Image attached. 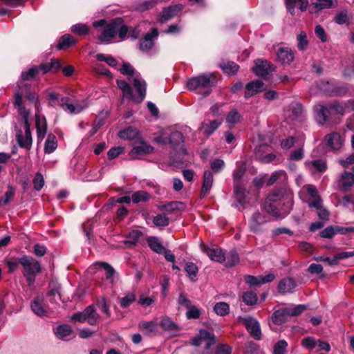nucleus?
Wrapping results in <instances>:
<instances>
[{
	"mask_svg": "<svg viewBox=\"0 0 354 354\" xmlns=\"http://www.w3.org/2000/svg\"><path fill=\"white\" fill-rule=\"evenodd\" d=\"M182 8L183 6L181 5H172L165 8L162 11L159 22L165 24L167 21L174 18L182 10Z\"/></svg>",
	"mask_w": 354,
	"mask_h": 354,
	"instance_id": "2eb2a0df",
	"label": "nucleus"
},
{
	"mask_svg": "<svg viewBox=\"0 0 354 354\" xmlns=\"http://www.w3.org/2000/svg\"><path fill=\"white\" fill-rule=\"evenodd\" d=\"M71 31L78 35H84L88 33L89 29L86 24H77L71 27Z\"/></svg>",
	"mask_w": 354,
	"mask_h": 354,
	"instance_id": "052dcab7",
	"label": "nucleus"
},
{
	"mask_svg": "<svg viewBox=\"0 0 354 354\" xmlns=\"http://www.w3.org/2000/svg\"><path fill=\"white\" fill-rule=\"evenodd\" d=\"M117 85L122 90L124 97H128L131 99L132 88L126 81L117 80Z\"/></svg>",
	"mask_w": 354,
	"mask_h": 354,
	"instance_id": "864d4df0",
	"label": "nucleus"
},
{
	"mask_svg": "<svg viewBox=\"0 0 354 354\" xmlns=\"http://www.w3.org/2000/svg\"><path fill=\"white\" fill-rule=\"evenodd\" d=\"M319 172H324L326 169V163L322 160H315L308 163Z\"/></svg>",
	"mask_w": 354,
	"mask_h": 354,
	"instance_id": "774afa93",
	"label": "nucleus"
},
{
	"mask_svg": "<svg viewBox=\"0 0 354 354\" xmlns=\"http://www.w3.org/2000/svg\"><path fill=\"white\" fill-rule=\"evenodd\" d=\"M157 3V0H144L137 5L136 9L140 12H144L153 8Z\"/></svg>",
	"mask_w": 354,
	"mask_h": 354,
	"instance_id": "5fc2aeb1",
	"label": "nucleus"
},
{
	"mask_svg": "<svg viewBox=\"0 0 354 354\" xmlns=\"http://www.w3.org/2000/svg\"><path fill=\"white\" fill-rule=\"evenodd\" d=\"M138 327L145 334L150 335L157 330L158 324L155 321H142L138 324Z\"/></svg>",
	"mask_w": 354,
	"mask_h": 354,
	"instance_id": "2f4dec72",
	"label": "nucleus"
},
{
	"mask_svg": "<svg viewBox=\"0 0 354 354\" xmlns=\"http://www.w3.org/2000/svg\"><path fill=\"white\" fill-rule=\"evenodd\" d=\"M203 252L211 259V260L222 263L225 259V254L219 248H209L207 245H203L202 248Z\"/></svg>",
	"mask_w": 354,
	"mask_h": 354,
	"instance_id": "4be33fe9",
	"label": "nucleus"
},
{
	"mask_svg": "<svg viewBox=\"0 0 354 354\" xmlns=\"http://www.w3.org/2000/svg\"><path fill=\"white\" fill-rule=\"evenodd\" d=\"M138 131L133 127H128L126 129L119 131L118 136L121 139L133 140L138 137Z\"/></svg>",
	"mask_w": 354,
	"mask_h": 354,
	"instance_id": "72a5a7b5",
	"label": "nucleus"
},
{
	"mask_svg": "<svg viewBox=\"0 0 354 354\" xmlns=\"http://www.w3.org/2000/svg\"><path fill=\"white\" fill-rule=\"evenodd\" d=\"M344 142V138L337 132L328 133L324 136L323 140L324 147L330 151H337L339 150Z\"/></svg>",
	"mask_w": 354,
	"mask_h": 354,
	"instance_id": "423d86ee",
	"label": "nucleus"
},
{
	"mask_svg": "<svg viewBox=\"0 0 354 354\" xmlns=\"http://www.w3.org/2000/svg\"><path fill=\"white\" fill-rule=\"evenodd\" d=\"M327 86L325 91L329 95L344 96L348 91V87L346 84H330L327 82Z\"/></svg>",
	"mask_w": 354,
	"mask_h": 354,
	"instance_id": "dca6fc26",
	"label": "nucleus"
},
{
	"mask_svg": "<svg viewBox=\"0 0 354 354\" xmlns=\"http://www.w3.org/2000/svg\"><path fill=\"white\" fill-rule=\"evenodd\" d=\"M203 341L207 342L205 348L208 349L212 345L215 344V336L214 334L208 332L206 330H201L199 332L198 336L194 337L191 340V342L192 345L198 346L201 344Z\"/></svg>",
	"mask_w": 354,
	"mask_h": 354,
	"instance_id": "f8f14e48",
	"label": "nucleus"
},
{
	"mask_svg": "<svg viewBox=\"0 0 354 354\" xmlns=\"http://www.w3.org/2000/svg\"><path fill=\"white\" fill-rule=\"evenodd\" d=\"M182 142H183V136L181 132L175 131L170 134L169 142L173 146L178 145Z\"/></svg>",
	"mask_w": 354,
	"mask_h": 354,
	"instance_id": "0e129e2a",
	"label": "nucleus"
},
{
	"mask_svg": "<svg viewBox=\"0 0 354 354\" xmlns=\"http://www.w3.org/2000/svg\"><path fill=\"white\" fill-rule=\"evenodd\" d=\"M147 243L149 248L158 254H163L165 250L160 239L157 236H149L147 239Z\"/></svg>",
	"mask_w": 354,
	"mask_h": 354,
	"instance_id": "cd10ccee",
	"label": "nucleus"
},
{
	"mask_svg": "<svg viewBox=\"0 0 354 354\" xmlns=\"http://www.w3.org/2000/svg\"><path fill=\"white\" fill-rule=\"evenodd\" d=\"M292 205V194L286 189L281 188L273 191L268 196L263 209L271 216L284 218L290 213Z\"/></svg>",
	"mask_w": 354,
	"mask_h": 354,
	"instance_id": "f257e3e1",
	"label": "nucleus"
},
{
	"mask_svg": "<svg viewBox=\"0 0 354 354\" xmlns=\"http://www.w3.org/2000/svg\"><path fill=\"white\" fill-rule=\"evenodd\" d=\"M38 73L39 68L37 66H33L27 71H23L21 73V80L24 81L32 80L36 77Z\"/></svg>",
	"mask_w": 354,
	"mask_h": 354,
	"instance_id": "bf43d9fd",
	"label": "nucleus"
},
{
	"mask_svg": "<svg viewBox=\"0 0 354 354\" xmlns=\"http://www.w3.org/2000/svg\"><path fill=\"white\" fill-rule=\"evenodd\" d=\"M158 36V29L153 28L150 32H147L145 37L139 41L140 50L144 52H147L151 50L154 45V40Z\"/></svg>",
	"mask_w": 354,
	"mask_h": 354,
	"instance_id": "9b49d317",
	"label": "nucleus"
},
{
	"mask_svg": "<svg viewBox=\"0 0 354 354\" xmlns=\"http://www.w3.org/2000/svg\"><path fill=\"white\" fill-rule=\"evenodd\" d=\"M297 283L295 281L290 277L285 278L281 280L278 284L279 291L281 293L286 294L292 292Z\"/></svg>",
	"mask_w": 354,
	"mask_h": 354,
	"instance_id": "393cba45",
	"label": "nucleus"
},
{
	"mask_svg": "<svg viewBox=\"0 0 354 354\" xmlns=\"http://www.w3.org/2000/svg\"><path fill=\"white\" fill-rule=\"evenodd\" d=\"M32 311L39 317L46 316L48 313V306L42 297H35L30 303Z\"/></svg>",
	"mask_w": 354,
	"mask_h": 354,
	"instance_id": "4468645a",
	"label": "nucleus"
},
{
	"mask_svg": "<svg viewBox=\"0 0 354 354\" xmlns=\"http://www.w3.org/2000/svg\"><path fill=\"white\" fill-rule=\"evenodd\" d=\"M61 285L56 281H51L48 285V296L50 297V301L57 303L62 300L60 293Z\"/></svg>",
	"mask_w": 354,
	"mask_h": 354,
	"instance_id": "b1692460",
	"label": "nucleus"
},
{
	"mask_svg": "<svg viewBox=\"0 0 354 354\" xmlns=\"http://www.w3.org/2000/svg\"><path fill=\"white\" fill-rule=\"evenodd\" d=\"M71 319L79 322H84L87 319L88 323L90 325L93 326L98 323L100 320V316L95 312L94 306L90 305L87 306L82 312L74 314L71 317Z\"/></svg>",
	"mask_w": 354,
	"mask_h": 354,
	"instance_id": "20e7f679",
	"label": "nucleus"
},
{
	"mask_svg": "<svg viewBox=\"0 0 354 354\" xmlns=\"http://www.w3.org/2000/svg\"><path fill=\"white\" fill-rule=\"evenodd\" d=\"M277 55L278 61L282 64H290L295 58L294 52L288 47H279Z\"/></svg>",
	"mask_w": 354,
	"mask_h": 354,
	"instance_id": "a211bd4d",
	"label": "nucleus"
},
{
	"mask_svg": "<svg viewBox=\"0 0 354 354\" xmlns=\"http://www.w3.org/2000/svg\"><path fill=\"white\" fill-rule=\"evenodd\" d=\"M268 220L266 216L259 212H254L249 220V227L250 231L254 233H260L263 232V225Z\"/></svg>",
	"mask_w": 354,
	"mask_h": 354,
	"instance_id": "1a4fd4ad",
	"label": "nucleus"
},
{
	"mask_svg": "<svg viewBox=\"0 0 354 354\" xmlns=\"http://www.w3.org/2000/svg\"><path fill=\"white\" fill-rule=\"evenodd\" d=\"M301 344L303 347L312 350L317 346V340L313 337H307L301 340Z\"/></svg>",
	"mask_w": 354,
	"mask_h": 354,
	"instance_id": "69168bd1",
	"label": "nucleus"
},
{
	"mask_svg": "<svg viewBox=\"0 0 354 354\" xmlns=\"http://www.w3.org/2000/svg\"><path fill=\"white\" fill-rule=\"evenodd\" d=\"M288 343L282 339L278 341L274 346L273 354H286Z\"/></svg>",
	"mask_w": 354,
	"mask_h": 354,
	"instance_id": "680f3d73",
	"label": "nucleus"
},
{
	"mask_svg": "<svg viewBox=\"0 0 354 354\" xmlns=\"http://www.w3.org/2000/svg\"><path fill=\"white\" fill-rule=\"evenodd\" d=\"M142 233L139 230L131 231L127 236L124 243L130 246H135L140 239Z\"/></svg>",
	"mask_w": 354,
	"mask_h": 354,
	"instance_id": "58836bf2",
	"label": "nucleus"
},
{
	"mask_svg": "<svg viewBox=\"0 0 354 354\" xmlns=\"http://www.w3.org/2000/svg\"><path fill=\"white\" fill-rule=\"evenodd\" d=\"M221 122L218 120H212L209 123H202L201 129L203 131L207 136L211 135L221 125Z\"/></svg>",
	"mask_w": 354,
	"mask_h": 354,
	"instance_id": "f704fd0d",
	"label": "nucleus"
},
{
	"mask_svg": "<svg viewBox=\"0 0 354 354\" xmlns=\"http://www.w3.org/2000/svg\"><path fill=\"white\" fill-rule=\"evenodd\" d=\"M286 179V174L283 171H277L274 172L267 181V185L270 186L277 182L279 180H285Z\"/></svg>",
	"mask_w": 354,
	"mask_h": 354,
	"instance_id": "3c124183",
	"label": "nucleus"
},
{
	"mask_svg": "<svg viewBox=\"0 0 354 354\" xmlns=\"http://www.w3.org/2000/svg\"><path fill=\"white\" fill-rule=\"evenodd\" d=\"M150 198V195L145 191H138L134 192L131 196V200L134 203L140 202H146Z\"/></svg>",
	"mask_w": 354,
	"mask_h": 354,
	"instance_id": "49530a36",
	"label": "nucleus"
},
{
	"mask_svg": "<svg viewBox=\"0 0 354 354\" xmlns=\"http://www.w3.org/2000/svg\"><path fill=\"white\" fill-rule=\"evenodd\" d=\"M76 43L77 40L69 34H66L59 38L57 45V48L58 50L66 49L72 46L75 45Z\"/></svg>",
	"mask_w": 354,
	"mask_h": 354,
	"instance_id": "c756f323",
	"label": "nucleus"
},
{
	"mask_svg": "<svg viewBox=\"0 0 354 354\" xmlns=\"http://www.w3.org/2000/svg\"><path fill=\"white\" fill-rule=\"evenodd\" d=\"M116 19H118L120 20V22H115L116 24L115 27L116 28V34H118L119 37L121 39H124L129 31L128 27L123 24V20L122 18L117 17Z\"/></svg>",
	"mask_w": 354,
	"mask_h": 354,
	"instance_id": "09e8293b",
	"label": "nucleus"
},
{
	"mask_svg": "<svg viewBox=\"0 0 354 354\" xmlns=\"http://www.w3.org/2000/svg\"><path fill=\"white\" fill-rule=\"evenodd\" d=\"M214 312L220 316H225L230 313V306L225 302H218L214 306Z\"/></svg>",
	"mask_w": 354,
	"mask_h": 354,
	"instance_id": "c03bdc74",
	"label": "nucleus"
},
{
	"mask_svg": "<svg viewBox=\"0 0 354 354\" xmlns=\"http://www.w3.org/2000/svg\"><path fill=\"white\" fill-rule=\"evenodd\" d=\"M272 71V65L268 61L262 59L256 60L253 71L257 76L264 77Z\"/></svg>",
	"mask_w": 354,
	"mask_h": 354,
	"instance_id": "f3484780",
	"label": "nucleus"
},
{
	"mask_svg": "<svg viewBox=\"0 0 354 354\" xmlns=\"http://www.w3.org/2000/svg\"><path fill=\"white\" fill-rule=\"evenodd\" d=\"M243 301L248 306H253L257 303L258 297L252 291H247L243 294Z\"/></svg>",
	"mask_w": 354,
	"mask_h": 354,
	"instance_id": "37998d69",
	"label": "nucleus"
},
{
	"mask_svg": "<svg viewBox=\"0 0 354 354\" xmlns=\"http://www.w3.org/2000/svg\"><path fill=\"white\" fill-rule=\"evenodd\" d=\"M183 205L182 203L172 201L168 203L167 204L160 206L159 209L161 211L172 212L176 210H179L180 209V206Z\"/></svg>",
	"mask_w": 354,
	"mask_h": 354,
	"instance_id": "4d7b16f0",
	"label": "nucleus"
},
{
	"mask_svg": "<svg viewBox=\"0 0 354 354\" xmlns=\"http://www.w3.org/2000/svg\"><path fill=\"white\" fill-rule=\"evenodd\" d=\"M24 130V134L21 130H19L17 133L16 138L20 147L29 150L32 147V142L30 125H26Z\"/></svg>",
	"mask_w": 354,
	"mask_h": 354,
	"instance_id": "ddd939ff",
	"label": "nucleus"
},
{
	"mask_svg": "<svg viewBox=\"0 0 354 354\" xmlns=\"http://www.w3.org/2000/svg\"><path fill=\"white\" fill-rule=\"evenodd\" d=\"M225 165V162L223 160L219 158L215 159L210 164L212 169L211 171L212 174H218L223 169Z\"/></svg>",
	"mask_w": 354,
	"mask_h": 354,
	"instance_id": "e2e57ef3",
	"label": "nucleus"
},
{
	"mask_svg": "<svg viewBox=\"0 0 354 354\" xmlns=\"http://www.w3.org/2000/svg\"><path fill=\"white\" fill-rule=\"evenodd\" d=\"M57 147L56 137L53 134H49L44 145V152L46 153H53Z\"/></svg>",
	"mask_w": 354,
	"mask_h": 354,
	"instance_id": "c9c22d12",
	"label": "nucleus"
},
{
	"mask_svg": "<svg viewBox=\"0 0 354 354\" xmlns=\"http://www.w3.org/2000/svg\"><path fill=\"white\" fill-rule=\"evenodd\" d=\"M216 77L212 74H203L189 79L187 87L204 97L210 94L211 88L216 84Z\"/></svg>",
	"mask_w": 354,
	"mask_h": 354,
	"instance_id": "f03ea898",
	"label": "nucleus"
},
{
	"mask_svg": "<svg viewBox=\"0 0 354 354\" xmlns=\"http://www.w3.org/2000/svg\"><path fill=\"white\" fill-rule=\"evenodd\" d=\"M159 325L163 330H167L173 335H176L180 331L178 326L168 317H162Z\"/></svg>",
	"mask_w": 354,
	"mask_h": 354,
	"instance_id": "a878e982",
	"label": "nucleus"
},
{
	"mask_svg": "<svg viewBox=\"0 0 354 354\" xmlns=\"http://www.w3.org/2000/svg\"><path fill=\"white\" fill-rule=\"evenodd\" d=\"M71 333L72 328L67 324L59 326L56 330L57 337L62 339H65L67 337L71 335Z\"/></svg>",
	"mask_w": 354,
	"mask_h": 354,
	"instance_id": "a19ab883",
	"label": "nucleus"
},
{
	"mask_svg": "<svg viewBox=\"0 0 354 354\" xmlns=\"http://www.w3.org/2000/svg\"><path fill=\"white\" fill-rule=\"evenodd\" d=\"M288 317H290V315L288 308H283L274 312L272 320L275 324L281 325L286 322Z\"/></svg>",
	"mask_w": 354,
	"mask_h": 354,
	"instance_id": "bb28decb",
	"label": "nucleus"
},
{
	"mask_svg": "<svg viewBox=\"0 0 354 354\" xmlns=\"http://www.w3.org/2000/svg\"><path fill=\"white\" fill-rule=\"evenodd\" d=\"M240 261L239 254L236 250H230L226 255H225V259L223 262H225V267L231 268L236 266Z\"/></svg>",
	"mask_w": 354,
	"mask_h": 354,
	"instance_id": "7c9ffc66",
	"label": "nucleus"
},
{
	"mask_svg": "<svg viewBox=\"0 0 354 354\" xmlns=\"http://www.w3.org/2000/svg\"><path fill=\"white\" fill-rule=\"evenodd\" d=\"M315 112L317 122L322 125L330 119L332 113L329 106L322 105L315 106Z\"/></svg>",
	"mask_w": 354,
	"mask_h": 354,
	"instance_id": "aec40b11",
	"label": "nucleus"
},
{
	"mask_svg": "<svg viewBox=\"0 0 354 354\" xmlns=\"http://www.w3.org/2000/svg\"><path fill=\"white\" fill-rule=\"evenodd\" d=\"M59 106L70 114H78L88 106V103L86 100L81 102L76 101L75 103H72L69 97H62Z\"/></svg>",
	"mask_w": 354,
	"mask_h": 354,
	"instance_id": "39448f33",
	"label": "nucleus"
},
{
	"mask_svg": "<svg viewBox=\"0 0 354 354\" xmlns=\"http://www.w3.org/2000/svg\"><path fill=\"white\" fill-rule=\"evenodd\" d=\"M136 298L135 291H129L124 297L119 299L120 306L122 308L129 307L136 300Z\"/></svg>",
	"mask_w": 354,
	"mask_h": 354,
	"instance_id": "4c0bfd02",
	"label": "nucleus"
},
{
	"mask_svg": "<svg viewBox=\"0 0 354 354\" xmlns=\"http://www.w3.org/2000/svg\"><path fill=\"white\" fill-rule=\"evenodd\" d=\"M96 59L100 62H105L109 66L115 67L118 64L117 60L111 55H106L103 53L96 55Z\"/></svg>",
	"mask_w": 354,
	"mask_h": 354,
	"instance_id": "6e6d98bb",
	"label": "nucleus"
},
{
	"mask_svg": "<svg viewBox=\"0 0 354 354\" xmlns=\"http://www.w3.org/2000/svg\"><path fill=\"white\" fill-rule=\"evenodd\" d=\"M264 89V83L261 80H254L245 85V97L248 98Z\"/></svg>",
	"mask_w": 354,
	"mask_h": 354,
	"instance_id": "5701e85b",
	"label": "nucleus"
},
{
	"mask_svg": "<svg viewBox=\"0 0 354 354\" xmlns=\"http://www.w3.org/2000/svg\"><path fill=\"white\" fill-rule=\"evenodd\" d=\"M32 183L34 185V189L35 190H41L44 185V179L43 175L39 172L36 173Z\"/></svg>",
	"mask_w": 354,
	"mask_h": 354,
	"instance_id": "338daca9",
	"label": "nucleus"
},
{
	"mask_svg": "<svg viewBox=\"0 0 354 354\" xmlns=\"http://www.w3.org/2000/svg\"><path fill=\"white\" fill-rule=\"evenodd\" d=\"M348 20L349 18L348 16V11L346 10H341L334 17V21L339 25L347 24Z\"/></svg>",
	"mask_w": 354,
	"mask_h": 354,
	"instance_id": "13d9d810",
	"label": "nucleus"
},
{
	"mask_svg": "<svg viewBox=\"0 0 354 354\" xmlns=\"http://www.w3.org/2000/svg\"><path fill=\"white\" fill-rule=\"evenodd\" d=\"M95 266L99 269H103L106 271V277L107 279H110L113 277L115 274V270L113 268L107 263L105 262H97L95 264Z\"/></svg>",
	"mask_w": 354,
	"mask_h": 354,
	"instance_id": "603ef678",
	"label": "nucleus"
},
{
	"mask_svg": "<svg viewBox=\"0 0 354 354\" xmlns=\"http://www.w3.org/2000/svg\"><path fill=\"white\" fill-rule=\"evenodd\" d=\"M133 84L137 94L133 95L132 93L131 100L136 103H141L146 97L147 83L144 80L136 77L133 80Z\"/></svg>",
	"mask_w": 354,
	"mask_h": 354,
	"instance_id": "0eeeda50",
	"label": "nucleus"
},
{
	"mask_svg": "<svg viewBox=\"0 0 354 354\" xmlns=\"http://www.w3.org/2000/svg\"><path fill=\"white\" fill-rule=\"evenodd\" d=\"M286 5L288 10L293 15L295 7H299L301 11L306 10L308 1V0H286Z\"/></svg>",
	"mask_w": 354,
	"mask_h": 354,
	"instance_id": "c85d7f7f",
	"label": "nucleus"
},
{
	"mask_svg": "<svg viewBox=\"0 0 354 354\" xmlns=\"http://www.w3.org/2000/svg\"><path fill=\"white\" fill-rule=\"evenodd\" d=\"M220 67L222 68L224 73L228 75L235 74L239 68V66L238 64L231 61H228L227 62H221L220 64Z\"/></svg>",
	"mask_w": 354,
	"mask_h": 354,
	"instance_id": "e433bc0d",
	"label": "nucleus"
},
{
	"mask_svg": "<svg viewBox=\"0 0 354 354\" xmlns=\"http://www.w3.org/2000/svg\"><path fill=\"white\" fill-rule=\"evenodd\" d=\"M342 186L349 187L354 185V167L353 171H345L342 174Z\"/></svg>",
	"mask_w": 354,
	"mask_h": 354,
	"instance_id": "79ce46f5",
	"label": "nucleus"
},
{
	"mask_svg": "<svg viewBox=\"0 0 354 354\" xmlns=\"http://www.w3.org/2000/svg\"><path fill=\"white\" fill-rule=\"evenodd\" d=\"M214 184V177L212 172L209 170H205L203 177V184L201 190V197H204L211 190Z\"/></svg>",
	"mask_w": 354,
	"mask_h": 354,
	"instance_id": "412c9836",
	"label": "nucleus"
},
{
	"mask_svg": "<svg viewBox=\"0 0 354 354\" xmlns=\"http://www.w3.org/2000/svg\"><path fill=\"white\" fill-rule=\"evenodd\" d=\"M185 270L187 273L188 277H189L191 281H196L198 268L195 263L192 262H187L185 264Z\"/></svg>",
	"mask_w": 354,
	"mask_h": 354,
	"instance_id": "ea45409f",
	"label": "nucleus"
},
{
	"mask_svg": "<svg viewBox=\"0 0 354 354\" xmlns=\"http://www.w3.org/2000/svg\"><path fill=\"white\" fill-rule=\"evenodd\" d=\"M248 332L255 339H260L261 331L259 322L252 317L248 316L242 319Z\"/></svg>",
	"mask_w": 354,
	"mask_h": 354,
	"instance_id": "6e6552de",
	"label": "nucleus"
},
{
	"mask_svg": "<svg viewBox=\"0 0 354 354\" xmlns=\"http://www.w3.org/2000/svg\"><path fill=\"white\" fill-rule=\"evenodd\" d=\"M234 195L236 201L239 204H241V205H243L245 204L246 198V191L245 189L243 187L241 186L240 184L236 183L234 185Z\"/></svg>",
	"mask_w": 354,
	"mask_h": 354,
	"instance_id": "473e14b6",
	"label": "nucleus"
},
{
	"mask_svg": "<svg viewBox=\"0 0 354 354\" xmlns=\"http://www.w3.org/2000/svg\"><path fill=\"white\" fill-rule=\"evenodd\" d=\"M297 48L299 50L304 51L307 49L308 46V41L307 39V35L304 31H301L297 36Z\"/></svg>",
	"mask_w": 354,
	"mask_h": 354,
	"instance_id": "a18cd8bd",
	"label": "nucleus"
},
{
	"mask_svg": "<svg viewBox=\"0 0 354 354\" xmlns=\"http://www.w3.org/2000/svg\"><path fill=\"white\" fill-rule=\"evenodd\" d=\"M19 263L23 267V275L28 285L35 283L36 276L41 272L40 263L32 257L24 255L19 258Z\"/></svg>",
	"mask_w": 354,
	"mask_h": 354,
	"instance_id": "7ed1b4c3",
	"label": "nucleus"
},
{
	"mask_svg": "<svg viewBox=\"0 0 354 354\" xmlns=\"http://www.w3.org/2000/svg\"><path fill=\"white\" fill-rule=\"evenodd\" d=\"M37 133L39 138L43 139L46 133L47 127L45 120L41 121L39 117L36 118Z\"/></svg>",
	"mask_w": 354,
	"mask_h": 354,
	"instance_id": "de8ad7c7",
	"label": "nucleus"
},
{
	"mask_svg": "<svg viewBox=\"0 0 354 354\" xmlns=\"http://www.w3.org/2000/svg\"><path fill=\"white\" fill-rule=\"evenodd\" d=\"M154 148L147 145V143L142 142L140 145L135 146L130 152V156L133 159L140 158L141 156L151 153L153 151Z\"/></svg>",
	"mask_w": 354,
	"mask_h": 354,
	"instance_id": "6ab92c4d",
	"label": "nucleus"
},
{
	"mask_svg": "<svg viewBox=\"0 0 354 354\" xmlns=\"http://www.w3.org/2000/svg\"><path fill=\"white\" fill-rule=\"evenodd\" d=\"M153 223L156 227H166L169 223V218L164 214H159L153 217Z\"/></svg>",
	"mask_w": 354,
	"mask_h": 354,
	"instance_id": "8fccbe9b",
	"label": "nucleus"
},
{
	"mask_svg": "<svg viewBox=\"0 0 354 354\" xmlns=\"http://www.w3.org/2000/svg\"><path fill=\"white\" fill-rule=\"evenodd\" d=\"M120 22L118 19H113L109 24L104 26L102 34L97 37L100 44H108L109 41L114 38L116 35L115 22Z\"/></svg>",
	"mask_w": 354,
	"mask_h": 354,
	"instance_id": "9d476101",
	"label": "nucleus"
}]
</instances>
